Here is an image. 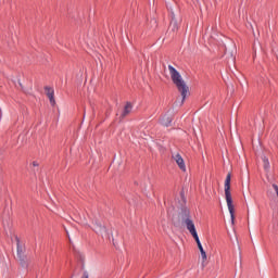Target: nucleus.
Listing matches in <instances>:
<instances>
[{
    "mask_svg": "<svg viewBox=\"0 0 278 278\" xmlns=\"http://www.w3.org/2000/svg\"><path fill=\"white\" fill-rule=\"evenodd\" d=\"M45 92H46V96L48 97L52 108L55 106V90H53V88H51L49 86H46Z\"/></svg>",
    "mask_w": 278,
    "mask_h": 278,
    "instance_id": "nucleus-5",
    "label": "nucleus"
},
{
    "mask_svg": "<svg viewBox=\"0 0 278 278\" xmlns=\"http://www.w3.org/2000/svg\"><path fill=\"white\" fill-rule=\"evenodd\" d=\"M18 85L21 86L22 90H23V84H21V81H18Z\"/></svg>",
    "mask_w": 278,
    "mask_h": 278,
    "instance_id": "nucleus-17",
    "label": "nucleus"
},
{
    "mask_svg": "<svg viewBox=\"0 0 278 278\" xmlns=\"http://www.w3.org/2000/svg\"><path fill=\"white\" fill-rule=\"evenodd\" d=\"M226 202L228 205L231 223H236V210L233 208V199L231 198V174H227L224 185Z\"/></svg>",
    "mask_w": 278,
    "mask_h": 278,
    "instance_id": "nucleus-2",
    "label": "nucleus"
},
{
    "mask_svg": "<svg viewBox=\"0 0 278 278\" xmlns=\"http://www.w3.org/2000/svg\"><path fill=\"white\" fill-rule=\"evenodd\" d=\"M168 30L174 33L179 31V23H177V20H170Z\"/></svg>",
    "mask_w": 278,
    "mask_h": 278,
    "instance_id": "nucleus-11",
    "label": "nucleus"
},
{
    "mask_svg": "<svg viewBox=\"0 0 278 278\" xmlns=\"http://www.w3.org/2000/svg\"><path fill=\"white\" fill-rule=\"evenodd\" d=\"M193 239L195 240L197 242V245H198V249L202 255V260L203 262H205V260H207V254L205 253V250L203 249V244H201V240L199 239V236L198 237H193Z\"/></svg>",
    "mask_w": 278,
    "mask_h": 278,
    "instance_id": "nucleus-7",
    "label": "nucleus"
},
{
    "mask_svg": "<svg viewBox=\"0 0 278 278\" xmlns=\"http://www.w3.org/2000/svg\"><path fill=\"white\" fill-rule=\"evenodd\" d=\"M92 230L98 235V236H105V238H110V232H108V228L101 224V222L96 220L93 223Z\"/></svg>",
    "mask_w": 278,
    "mask_h": 278,
    "instance_id": "nucleus-4",
    "label": "nucleus"
},
{
    "mask_svg": "<svg viewBox=\"0 0 278 278\" xmlns=\"http://www.w3.org/2000/svg\"><path fill=\"white\" fill-rule=\"evenodd\" d=\"M180 197H181L184 203H186V197L184 195V191L180 192Z\"/></svg>",
    "mask_w": 278,
    "mask_h": 278,
    "instance_id": "nucleus-16",
    "label": "nucleus"
},
{
    "mask_svg": "<svg viewBox=\"0 0 278 278\" xmlns=\"http://www.w3.org/2000/svg\"><path fill=\"white\" fill-rule=\"evenodd\" d=\"M31 165H33L34 167H39V166H40V163H38V161H34V162L31 163Z\"/></svg>",
    "mask_w": 278,
    "mask_h": 278,
    "instance_id": "nucleus-15",
    "label": "nucleus"
},
{
    "mask_svg": "<svg viewBox=\"0 0 278 278\" xmlns=\"http://www.w3.org/2000/svg\"><path fill=\"white\" fill-rule=\"evenodd\" d=\"M168 71L173 84L176 86L178 92H180L182 97L184 103L186 101V97H188V93L190 92V87L186 85V80H184L181 74H179V72L173 65H168Z\"/></svg>",
    "mask_w": 278,
    "mask_h": 278,
    "instance_id": "nucleus-1",
    "label": "nucleus"
},
{
    "mask_svg": "<svg viewBox=\"0 0 278 278\" xmlns=\"http://www.w3.org/2000/svg\"><path fill=\"white\" fill-rule=\"evenodd\" d=\"M15 240L17 247L16 260L22 268H27V266H29V263L27 260V255L25 254L26 249L21 244V239H18V237H15Z\"/></svg>",
    "mask_w": 278,
    "mask_h": 278,
    "instance_id": "nucleus-3",
    "label": "nucleus"
},
{
    "mask_svg": "<svg viewBox=\"0 0 278 278\" xmlns=\"http://www.w3.org/2000/svg\"><path fill=\"white\" fill-rule=\"evenodd\" d=\"M180 216H181L182 223L190 219V210L186 206H181Z\"/></svg>",
    "mask_w": 278,
    "mask_h": 278,
    "instance_id": "nucleus-9",
    "label": "nucleus"
},
{
    "mask_svg": "<svg viewBox=\"0 0 278 278\" xmlns=\"http://www.w3.org/2000/svg\"><path fill=\"white\" fill-rule=\"evenodd\" d=\"M175 160L176 164L179 166L180 170L186 172V163L184 162V157H181V154H176L173 156Z\"/></svg>",
    "mask_w": 278,
    "mask_h": 278,
    "instance_id": "nucleus-8",
    "label": "nucleus"
},
{
    "mask_svg": "<svg viewBox=\"0 0 278 278\" xmlns=\"http://www.w3.org/2000/svg\"><path fill=\"white\" fill-rule=\"evenodd\" d=\"M184 223L187 226V229L189 233H191L192 238H197L199 233H197V227L194 226V222H192V219H186Z\"/></svg>",
    "mask_w": 278,
    "mask_h": 278,
    "instance_id": "nucleus-6",
    "label": "nucleus"
},
{
    "mask_svg": "<svg viewBox=\"0 0 278 278\" xmlns=\"http://www.w3.org/2000/svg\"><path fill=\"white\" fill-rule=\"evenodd\" d=\"M169 16L170 21H177V17H175V12L170 11Z\"/></svg>",
    "mask_w": 278,
    "mask_h": 278,
    "instance_id": "nucleus-14",
    "label": "nucleus"
},
{
    "mask_svg": "<svg viewBox=\"0 0 278 278\" xmlns=\"http://www.w3.org/2000/svg\"><path fill=\"white\" fill-rule=\"evenodd\" d=\"M131 108H132L131 102H127L125 108H124V111H123V113L119 117L121 121H123V118H125V116H127L128 114L131 113Z\"/></svg>",
    "mask_w": 278,
    "mask_h": 278,
    "instance_id": "nucleus-10",
    "label": "nucleus"
},
{
    "mask_svg": "<svg viewBox=\"0 0 278 278\" xmlns=\"http://www.w3.org/2000/svg\"><path fill=\"white\" fill-rule=\"evenodd\" d=\"M263 166H264L265 170H269L270 169V162H268L267 157L263 159Z\"/></svg>",
    "mask_w": 278,
    "mask_h": 278,
    "instance_id": "nucleus-13",
    "label": "nucleus"
},
{
    "mask_svg": "<svg viewBox=\"0 0 278 278\" xmlns=\"http://www.w3.org/2000/svg\"><path fill=\"white\" fill-rule=\"evenodd\" d=\"M162 123L165 127H170V123H173V117L165 115L162 118Z\"/></svg>",
    "mask_w": 278,
    "mask_h": 278,
    "instance_id": "nucleus-12",
    "label": "nucleus"
}]
</instances>
